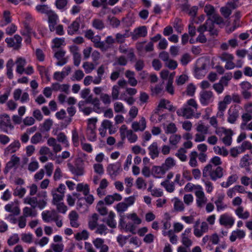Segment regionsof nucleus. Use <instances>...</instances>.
Masks as SVG:
<instances>
[{
    "label": "nucleus",
    "instance_id": "1",
    "mask_svg": "<svg viewBox=\"0 0 252 252\" xmlns=\"http://www.w3.org/2000/svg\"><path fill=\"white\" fill-rule=\"evenodd\" d=\"M223 168L220 166L213 167L211 164H208L203 169V177L210 176V179L216 181L223 177Z\"/></svg>",
    "mask_w": 252,
    "mask_h": 252
},
{
    "label": "nucleus",
    "instance_id": "2",
    "mask_svg": "<svg viewBox=\"0 0 252 252\" xmlns=\"http://www.w3.org/2000/svg\"><path fill=\"white\" fill-rule=\"evenodd\" d=\"M83 161L80 158H77L73 166L70 163H67L69 171L74 175L79 176L84 174Z\"/></svg>",
    "mask_w": 252,
    "mask_h": 252
},
{
    "label": "nucleus",
    "instance_id": "3",
    "mask_svg": "<svg viewBox=\"0 0 252 252\" xmlns=\"http://www.w3.org/2000/svg\"><path fill=\"white\" fill-rule=\"evenodd\" d=\"M194 110L185 104L183 107L177 111V114L179 116H183L186 119H190L193 116L195 112Z\"/></svg>",
    "mask_w": 252,
    "mask_h": 252
},
{
    "label": "nucleus",
    "instance_id": "4",
    "mask_svg": "<svg viewBox=\"0 0 252 252\" xmlns=\"http://www.w3.org/2000/svg\"><path fill=\"white\" fill-rule=\"evenodd\" d=\"M219 222L221 225L231 227L234 223V219L228 214L225 213L220 216Z\"/></svg>",
    "mask_w": 252,
    "mask_h": 252
},
{
    "label": "nucleus",
    "instance_id": "5",
    "mask_svg": "<svg viewBox=\"0 0 252 252\" xmlns=\"http://www.w3.org/2000/svg\"><path fill=\"white\" fill-rule=\"evenodd\" d=\"M121 164L119 162L113 164H110L107 167V171L111 177L117 176L121 172Z\"/></svg>",
    "mask_w": 252,
    "mask_h": 252
},
{
    "label": "nucleus",
    "instance_id": "6",
    "mask_svg": "<svg viewBox=\"0 0 252 252\" xmlns=\"http://www.w3.org/2000/svg\"><path fill=\"white\" fill-rule=\"evenodd\" d=\"M227 122L230 124H235L239 116V110L236 106L231 107L228 111Z\"/></svg>",
    "mask_w": 252,
    "mask_h": 252
},
{
    "label": "nucleus",
    "instance_id": "7",
    "mask_svg": "<svg viewBox=\"0 0 252 252\" xmlns=\"http://www.w3.org/2000/svg\"><path fill=\"white\" fill-rule=\"evenodd\" d=\"M213 93L211 91H205L201 92L200 93V101L203 105H207L210 102Z\"/></svg>",
    "mask_w": 252,
    "mask_h": 252
},
{
    "label": "nucleus",
    "instance_id": "8",
    "mask_svg": "<svg viewBox=\"0 0 252 252\" xmlns=\"http://www.w3.org/2000/svg\"><path fill=\"white\" fill-rule=\"evenodd\" d=\"M101 37L99 35H96L93 37L91 41L94 43V46L99 48L102 51H106L109 48V46L106 44L104 41H100Z\"/></svg>",
    "mask_w": 252,
    "mask_h": 252
},
{
    "label": "nucleus",
    "instance_id": "9",
    "mask_svg": "<svg viewBox=\"0 0 252 252\" xmlns=\"http://www.w3.org/2000/svg\"><path fill=\"white\" fill-rule=\"evenodd\" d=\"M58 21V16L56 13L53 12L49 13L48 15V22L50 32H54L55 30V26L57 24Z\"/></svg>",
    "mask_w": 252,
    "mask_h": 252
},
{
    "label": "nucleus",
    "instance_id": "10",
    "mask_svg": "<svg viewBox=\"0 0 252 252\" xmlns=\"http://www.w3.org/2000/svg\"><path fill=\"white\" fill-rule=\"evenodd\" d=\"M65 52L63 50H61L55 53L54 57L58 60L56 63V65L58 66H63L67 62V59L64 58Z\"/></svg>",
    "mask_w": 252,
    "mask_h": 252
},
{
    "label": "nucleus",
    "instance_id": "11",
    "mask_svg": "<svg viewBox=\"0 0 252 252\" xmlns=\"http://www.w3.org/2000/svg\"><path fill=\"white\" fill-rule=\"evenodd\" d=\"M115 214L112 211L110 212L107 218H104L102 220V221L105 222L107 225L112 228H115L117 226V222L114 218Z\"/></svg>",
    "mask_w": 252,
    "mask_h": 252
},
{
    "label": "nucleus",
    "instance_id": "12",
    "mask_svg": "<svg viewBox=\"0 0 252 252\" xmlns=\"http://www.w3.org/2000/svg\"><path fill=\"white\" fill-rule=\"evenodd\" d=\"M132 128L134 131H143L146 126V123L144 118L142 117L139 122H134L132 124Z\"/></svg>",
    "mask_w": 252,
    "mask_h": 252
},
{
    "label": "nucleus",
    "instance_id": "13",
    "mask_svg": "<svg viewBox=\"0 0 252 252\" xmlns=\"http://www.w3.org/2000/svg\"><path fill=\"white\" fill-rule=\"evenodd\" d=\"M2 126L13 128V126L11 124L10 117L6 114L0 116V128H1Z\"/></svg>",
    "mask_w": 252,
    "mask_h": 252
},
{
    "label": "nucleus",
    "instance_id": "14",
    "mask_svg": "<svg viewBox=\"0 0 252 252\" xmlns=\"http://www.w3.org/2000/svg\"><path fill=\"white\" fill-rule=\"evenodd\" d=\"M21 146L20 143L18 140H15L11 143L5 150V153L8 154L16 152Z\"/></svg>",
    "mask_w": 252,
    "mask_h": 252
},
{
    "label": "nucleus",
    "instance_id": "15",
    "mask_svg": "<svg viewBox=\"0 0 252 252\" xmlns=\"http://www.w3.org/2000/svg\"><path fill=\"white\" fill-rule=\"evenodd\" d=\"M135 34L132 35V39H137L139 37H145L147 34V31L146 26H141L134 31Z\"/></svg>",
    "mask_w": 252,
    "mask_h": 252
},
{
    "label": "nucleus",
    "instance_id": "16",
    "mask_svg": "<svg viewBox=\"0 0 252 252\" xmlns=\"http://www.w3.org/2000/svg\"><path fill=\"white\" fill-rule=\"evenodd\" d=\"M149 150V155L152 159H155L158 157L159 150L158 149V143L153 142L148 148Z\"/></svg>",
    "mask_w": 252,
    "mask_h": 252
},
{
    "label": "nucleus",
    "instance_id": "17",
    "mask_svg": "<svg viewBox=\"0 0 252 252\" xmlns=\"http://www.w3.org/2000/svg\"><path fill=\"white\" fill-rule=\"evenodd\" d=\"M224 134L226 135L222 139L223 143L227 146H230L232 143V136L233 134L231 129L225 130Z\"/></svg>",
    "mask_w": 252,
    "mask_h": 252
},
{
    "label": "nucleus",
    "instance_id": "18",
    "mask_svg": "<svg viewBox=\"0 0 252 252\" xmlns=\"http://www.w3.org/2000/svg\"><path fill=\"white\" fill-rule=\"evenodd\" d=\"M238 179L236 174H233L228 177L226 182H223L221 183V186L223 188H227L233 183H235Z\"/></svg>",
    "mask_w": 252,
    "mask_h": 252
},
{
    "label": "nucleus",
    "instance_id": "19",
    "mask_svg": "<svg viewBox=\"0 0 252 252\" xmlns=\"http://www.w3.org/2000/svg\"><path fill=\"white\" fill-rule=\"evenodd\" d=\"M79 27V22L77 20L74 21L68 27L67 33L69 35L74 34L78 31Z\"/></svg>",
    "mask_w": 252,
    "mask_h": 252
},
{
    "label": "nucleus",
    "instance_id": "20",
    "mask_svg": "<svg viewBox=\"0 0 252 252\" xmlns=\"http://www.w3.org/2000/svg\"><path fill=\"white\" fill-rule=\"evenodd\" d=\"M96 209L97 212L102 216H105L108 213V209L104 205V202L102 200H100L97 203Z\"/></svg>",
    "mask_w": 252,
    "mask_h": 252
},
{
    "label": "nucleus",
    "instance_id": "21",
    "mask_svg": "<svg viewBox=\"0 0 252 252\" xmlns=\"http://www.w3.org/2000/svg\"><path fill=\"white\" fill-rule=\"evenodd\" d=\"M97 121V118H93L88 119V127L90 133L94 139L95 138V134L94 129L95 128V124Z\"/></svg>",
    "mask_w": 252,
    "mask_h": 252
},
{
    "label": "nucleus",
    "instance_id": "22",
    "mask_svg": "<svg viewBox=\"0 0 252 252\" xmlns=\"http://www.w3.org/2000/svg\"><path fill=\"white\" fill-rule=\"evenodd\" d=\"M98 220V215L94 213L92 217V220H90L89 221L88 225L89 228L92 230H94L96 226L97 227L98 224H97V220Z\"/></svg>",
    "mask_w": 252,
    "mask_h": 252
},
{
    "label": "nucleus",
    "instance_id": "23",
    "mask_svg": "<svg viewBox=\"0 0 252 252\" xmlns=\"http://www.w3.org/2000/svg\"><path fill=\"white\" fill-rule=\"evenodd\" d=\"M162 164L167 171L176 165V162L172 158L169 157L165 159L164 162Z\"/></svg>",
    "mask_w": 252,
    "mask_h": 252
},
{
    "label": "nucleus",
    "instance_id": "24",
    "mask_svg": "<svg viewBox=\"0 0 252 252\" xmlns=\"http://www.w3.org/2000/svg\"><path fill=\"white\" fill-rule=\"evenodd\" d=\"M243 211H244L243 207L242 206H239L235 210L236 214L240 219H247L249 217L250 214H249V212H248V211H246L244 213H243Z\"/></svg>",
    "mask_w": 252,
    "mask_h": 252
},
{
    "label": "nucleus",
    "instance_id": "25",
    "mask_svg": "<svg viewBox=\"0 0 252 252\" xmlns=\"http://www.w3.org/2000/svg\"><path fill=\"white\" fill-rule=\"evenodd\" d=\"M76 190L78 191H82L84 195H87L90 193V188L88 184H78L76 187Z\"/></svg>",
    "mask_w": 252,
    "mask_h": 252
},
{
    "label": "nucleus",
    "instance_id": "26",
    "mask_svg": "<svg viewBox=\"0 0 252 252\" xmlns=\"http://www.w3.org/2000/svg\"><path fill=\"white\" fill-rule=\"evenodd\" d=\"M51 194L53 196L52 204L53 205L60 203V201L63 199L64 196V194H58L55 190H52Z\"/></svg>",
    "mask_w": 252,
    "mask_h": 252
},
{
    "label": "nucleus",
    "instance_id": "27",
    "mask_svg": "<svg viewBox=\"0 0 252 252\" xmlns=\"http://www.w3.org/2000/svg\"><path fill=\"white\" fill-rule=\"evenodd\" d=\"M14 65V63L12 59H9L7 63H6V69H7V72L6 74L8 77V78L9 79H11L13 78V75L12 73V67Z\"/></svg>",
    "mask_w": 252,
    "mask_h": 252
},
{
    "label": "nucleus",
    "instance_id": "28",
    "mask_svg": "<svg viewBox=\"0 0 252 252\" xmlns=\"http://www.w3.org/2000/svg\"><path fill=\"white\" fill-rule=\"evenodd\" d=\"M224 198V194H219L217 196V199L215 201V203L217 207V210L218 211H220L227 208V206H220L218 204L219 203H223V200Z\"/></svg>",
    "mask_w": 252,
    "mask_h": 252
},
{
    "label": "nucleus",
    "instance_id": "29",
    "mask_svg": "<svg viewBox=\"0 0 252 252\" xmlns=\"http://www.w3.org/2000/svg\"><path fill=\"white\" fill-rule=\"evenodd\" d=\"M209 18H210L209 22H212L214 25L215 23L217 25H220L224 22L223 18L218 14H215Z\"/></svg>",
    "mask_w": 252,
    "mask_h": 252
},
{
    "label": "nucleus",
    "instance_id": "30",
    "mask_svg": "<svg viewBox=\"0 0 252 252\" xmlns=\"http://www.w3.org/2000/svg\"><path fill=\"white\" fill-rule=\"evenodd\" d=\"M93 105V110L96 113H99L101 112V109L100 106V102L99 99L97 97H94L93 100L90 103Z\"/></svg>",
    "mask_w": 252,
    "mask_h": 252
},
{
    "label": "nucleus",
    "instance_id": "31",
    "mask_svg": "<svg viewBox=\"0 0 252 252\" xmlns=\"http://www.w3.org/2000/svg\"><path fill=\"white\" fill-rule=\"evenodd\" d=\"M197 156V153L196 151L191 152L189 155V164L190 166L194 167L197 166V162L196 160V157Z\"/></svg>",
    "mask_w": 252,
    "mask_h": 252
},
{
    "label": "nucleus",
    "instance_id": "32",
    "mask_svg": "<svg viewBox=\"0 0 252 252\" xmlns=\"http://www.w3.org/2000/svg\"><path fill=\"white\" fill-rule=\"evenodd\" d=\"M36 10L39 13L42 14H49L52 11L49 9V7L47 5H37L35 7Z\"/></svg>",
    "mask_w": 252,
    "mask_h": 252
},
{
    "label": "nucleus",
    "instance_id": "33",
    "mask_svg": "<svg viewBox=\"0 0 252 252\" xmlns=\"http://www.w3.org/2000/svg\"><path fill=\"white\" fill-rule=\"evenodd\" d=\"M24 203L31 205L33 209H35L37 205V198L36 197H26L24 199Z\"/></svg>",
    "mask_w": 252,
    "mask_h": 252
},
{
    "label": "nucleus",
    "instance_id": "34",
    "mask_svg": "<svg viewBox=\"0 0 252 252\" xmlns=\"http://www.w3.org/2000/svg\"><path fill=\"white\" fill-rule=\"evenodd\" d=\"M92 26L95 29L98 30H102L104 28L103 22L99 19H94L92 22Z\"/></svg>",
    "mask_w": 252,
    "mask_h": 252
},
{
    "label": "nucleus",
    "instance_id": "35",
    "mask_svg": "<svg viewBox=\"0 0 252 252\" xmlns=\"http://www.w3.org/2000/svg\"><path fill=\"white\" fill-rule=\"evenodd\" d=\"M89 233L86 230L78 232L75 235V238L78 241L87 240L89 238Z\"/></svg>",
    "mask_w": 252,
    "mask_h": 252
},
{
    "label": "nucleus",
    "instance_id": "36",
    "mask_svg": "<svg viewBox=\"0 0 252 252\" xmlns=\"http://www.w3.org/2000/svg\"><path fill=\"white\" fill-rule=\"evenodd\" d=\"M126 137L130 143L135 142L138 139L137 135L134 133L131 129H129L127 131V134H126Z\"/></svg>",
    "mask_w": 252,
    "mask_h": 252
},
{
    "label": "nucleus",
    "instance_id": "37",
    "mask_svg": "<svg viewBox=\"0 0 252 252\" xmlns=\"http://www.w3.org/2000/svg\"><path fill=\"white\" fill-rule=\"evenodd\" d=\"M169 182H162L161 183V185L165 188L166 190L169 192H172L175 189L174 183L168 184Z\"/></svg>",
    "mask_w": 252,
    "mask_h": 252
},
{
    "label": "nucleus",
    "instance_id": "38",
    "mask_svg": "<svg viewBox=\"0 0 252 252\" xmlns=\"http://www.w3.org/2000/svg\"><path fill=\"white\" fill-rule=\"evenodd\" d=\"M214 150L216 153L222 155L223 157H226L228 154V151L224 147L220 148L219 146H216L214 147Z\"/></svg>",
    "mask_w": 252,
    "mask_h": 252
},
{
    "label": "nucleus",
    "instance_id": "39",
    "mask_svg": "<svg viewBox=\"0 0 252 252\" xmlns=\"http://www.w3.org/2000/svg\"><path fill=\"white\" fill-rule=\"evenodd\" d=\"M173 27L178 33H181L183 29L181 21L178 18H176L173 23Z\"/></svg>",
    "mask_w": 252,
    "mask_h": 252
},
{
    "label": "nucleus",
    "instance_id": "40",
    "mask_svg": "<svg viewBox=\"0 0 252 252\" xmlns=\"http://www.w3.org/2000/svg\"><path fill=\"white\" fill-rule=\"evenodd\" d=\"M108 228L106 227V226L104 224H98L97 228L95 231V233L96 234H99L100 235L102 234H107V230Z\"/></svg>",
    "mask_w": 252,
    "mask_h": 252
},
{
    "label": "nucleus",
    "instance_id": "41",
    "mask_svg": "<svg viewBox=\"0 0 252 252\" xmlns=\"http://www.w3.org/2000/svg\"><path fill=\"white\" fill-rule=\"evenodd\" d=\"M127 37H128V34L126 32L124 34L118 33L116 35L115 41L118 43H123L125 42L126 38Z\"/></svg>",
    "mask_w": 252,
    "mask_h": 252
},
{
    "label": "nucleus",
    "instance_id": "42",
    "mask_svg": "<svg viewBox=\"0 0 252 252\" xmlns=\"http://www.w3.org/2000/svg\"><path fill=\"white\" fill-rule=\"evenodd\" d=\"M186 150L182 148H180L178 152L176 154V156L182 161H185L187 160V156L185 154L186 153Z\"/></svg>",
    "mask_w": 252,
    "mask_h": 252
},
{
    "label": "nucleus",
    "instance_id": "43",
    "mask_svg": "<svg viewBox=\"0 0 252 252\" xmlns=\"http://www.w3.org/2000/svg\"><path fill=\"white\" fill-rule=\"evenodd\" d=\"M101 127L106 130L107 129H109V133L110 134L113 133L114 131L112 132L111 131V127H112V123L108 120H104L102 121L101 125Z\"/></svg>",
    "mask_w": 252,
    "mask_h": 252
},
{
    "label": "nucleus",
    "instance_id": "44",
    "mask_svg": "<svg viewBox=\"0 0 252 252\" xmlns=\"http://www.w3.org/2000/svg\"><path fill=\"white\" fill-rule=\"evenodd\" d=\"M42 136L39 132L35 133L31 138V142L32 144H36L42 140Z\"/></svg>",
    "mask_w": 252,
    "mask_h": 252
},
{
    "label": "nucleus",
    "instance_id": "45",
    "mask_svg": "<svg viewBox=\"0 0 252 252\" xmlns=\"http://www.w3.org/2000/svg\"><path fill=\"white\" fill-rule=\"evenodd\" d=\"M53 121L50 119L46 120L44 123L41 125L43 130L46 131H48L52 126L53 125Z\"/></svg>",
    "mask_w": 252,
    "mask_h": 252
},
{
    "label": "nucleus",
    "instance_id": "46",
    "mask_svg": "<svg viewBox=\"0 0 252 252\" xmlns=\"http://www.w3.org/2000/svg\"><path fill=\"white\" fill-rule=\"evenodd\" d=\"M83 67L86 73H91L94 69V64L92 63L85 62L83 64Z\"/></svg>",
    "mask_w": 252,
    "mask_h": 252
},
{
    "label": "nucleus",
    "instance_id": "47",
    "mask_svg": "<svg viewBox=\"0 0 252 252\" xmlns=\"http://www.w3.org/2000/svg\"><path fill=\"white\" fill-rule=\"evenodd\" d=\"M220 59L223 62H228L232 61L234 59V57L232 54L224 52L222 53L219 57Z\"/></svg>",
    "mask_w": 252,
    "mask_h": 252
},
{
    "label": "nucleus",
    "instance_id": "48",
    "mask_svg": "<svg viewBox=\"0 0 252 252\" xmlns=\"http://www.w3.org/2000/svg\"><path fill=\"white\" fill-rule=\"evenodd\" d=\"M221 163L222 161H221L220 158L219 157L215 156L211 159L209 164H211L213 165V167H216L220 166L219 165L221 164Z\"/></svg>",
    "mask_w": 252,
    "mask_h": 252
},
{
    "label": "nucleus",
    "instance_id": "49",
    "mask_svg": "<svg viewBox=\"0 0 252 252\" xmlns=\"http://www.w3.org/2000/svg\"><path fill=\"white\" fill-rule=\"evenodd\" d=\"M172 84L173 78H171V76H170L166 87V90L168 93L171 94H173L174 93V90Z\"/></svg>",
    "mask_w": 252,
    "mask_h": 252
},
{
    "label": "nucleus",
    "instance_id": "50",
    "mask_svg": "<svg viewBox=\"0 0 252 252\" xmlns=\"http://www.w3.org/2000/svg\"><path fill=\"white\" fill-rule=\"evenodd\" d=\"M26 192V190L24 188H18L17 187L15 189V190L13 192V195L15 196H18L20 198H22L24 196Z\"/></svg>",
    "mask_w": 252,
    "mask_h": 252
},
{
    "label": "nucleus",
    "instance_id": "51",
    "mask_svg": "<svg viewBox=\"0 0 252 252\" xmlns=\"http://www.w3.org/2000/svg\"><path fill=\"white\" fill-rule=\"evenodd\" d=\"M36 213L33 212L32 209L28 207H25L23 209V215L25 218L29 216L35 217L36 216Z\"/></svg>",
    "mask_w": 252,
    "mask_h": 252
},
{
    "label": "nucleus",
    "instance_id": "52",
    "mask_svg": "<svg viewBox=\"0 0 252 252\" xmlns=\"http://www.w3.org/2000/svg\"><path fill=\"white\" fill-rule=\"evenodd\" d=\"M220 11L221 14L225 18H228L232 13L231 9L227 6L222 7L220 9Z\"/></svg>",
    "mask_w": 252,
    "mask_h": 252
},
{
    "label": "nucleus",
    "instance_id": "53",
    "mask_svg": "<svg viewBox=\"0 0 252 252\" xmlns=\"http://www.w3.org/2000/svg\"><path fill=\"white\" fill-rule=\"evenodd\" d=\"M209 127L205 126L202 122L199 123L196 127L198 132L206 134L208 133Z\"/></svg>",
    "mask_w": 252,
    "mask_h": 252
},
{
    "label": "nucleus",
    "instance_id": "54",
    "mask_svg": "<svg viewBox=\"0 0 252 252\" xmlns=\"http://www.w3.org/2000/svg\"><path fill=\"white\" fill-rule=\"evenodd\" d=\"M190 56L188 53L184 54L181 57L180 61L182 64L184 66L187 65L190 61Z\"/></svg>",
    "mask_w": 252,
    "mask_h": 252
},
{
    "label": "nucleus",
    "instance_id": "55",
    "mask_svg": "<svg viewBox=\"0 0 252 252\" xmlns=\"http://www.w3.org/2000/svg\"><path fill=\"white\" fill-rule=\"evenodd\" d=\"M54 205L56 206L57 211L59 213L65 214L67 211V206L63 202L58 203Z\"/></svg>",
    "mask_w": 252,
    "mask_h": 252
},
{
    "label": "nucleus",
    "instance_id": "56",
    "mask_svg": "<svg viewBox=\"0 0 252 252\" xmlns=\"http://www.w3.org/2000/svg\"><path fill=\"white\" fill-rule=\"evenodd\" d=\"M241 152H244L246 149L251 150L252 148V144L249 141H244L241 146L238 147Z\"/></svg>",
    "mask_w": 252,
    "mask_h": 252
},
{
    "label": "nucleus",
    "instance_id": "57",
    "mask_svg": "<svg viewBox=\"0 0 252 252\" xmlns=\"http://www.w3.org/2000/svg\"><path fill=\"white\" fill-rule=\"evenodd\" d=\"M129 130L127 129V127L126 125H123L121 126L120 128V132L121 137L122 140H124L126 138V134H127V131Z\"/></svg>",
    "mask_w": 252,
    "mask_h": 252
},
{
    "label": "nucleus",
    "instance_id": "58",
    "mask_svg": "<svg viewBox=\"0 0 252 252\" xmlns=\"http://www.w3.org/2000/svg\"><path fill=\"white\" fill-rule=\"evenodd\" d=\"M19 240V236L17 234H15L11 236L7 241V243L9 246H12L17 243Z\"/></svg>",
    "mask_w": 252,
    "mask_h": 252
},
{
    "label": "nucleus",
    "instance_id": "59",
    "mask_svg": "<svg viewBox=\"0 0 252 252\" xmlns=\"http://www.w3.org/2000/svg\"><path fill=\"white\" fill-rule=\"evenodd\" d=\"M177 127L175 124L173 123H170L165 129L166 133H174L177 131Z\"/></svg>",
    "mask_w": 252,
    "mask_h": 252
},
{
    "label": "nucleus",
    "instance_id": "60",
    "mask_svg": "<svg viewBox=\"0 0 252 252\" xmlns=\"http://www.w3.org/2000/svg\"><path fill=\"white\" fill-rule=\"evenodd\" d=\"M204 11L207 16L212 17L215 12L214 7L211 5H206L204 7Z\"/></svg>",
    "mask_w": 252,
    "mask_h": 252
},
{
    "label": "nucleus",
    "instance_id": "61",
    "mask_svg": "<svg viewBox=\"0 0 252 252\" xmlns=\"http://www.w3.org/2000/svg\"><path fill=\"white\" fill-rule=\"evenodd\" d=\"M128 205L126 202H120L116 206V209L119 212H123L125 211L128 208Z\"/></svg>",
    "mask_w": 252,
    "mask_h": 252
},
{
    "label": "nucleus",
    "instance_id": "62",
    "mask_svg": "<svg viewBox=\"0 0 252 252\" xmlns=\"http://www.w3.org/2000/svg\"><path fill=\"white\" fill-rule=\"evenodd\" d=\"M153 171L157 174L164 175L166 171L162 164L161 166H157L153 167Z\"/></svg>",
    "mask_w": 252,
    "mask_h": 252
},
{
    "label": "nucleus",
    "instance_id": "63",
    "mask_svg": "<svg viewBox=\"0 0 252 252\" xmlns=\"http://www.w3.org/2000/svg\"><path fill=\"white\" fill-rule=\"evenodd\" d=\"M104 242V240L100 238H97L93 241L94 245L97 249H100L103 247L105 245Z\"/></svg>",
    "mask_w": 252,
    "mask_h": 252
},
{
    "label": "nucleus",
    "instance_id": "64",
    "mask_svg": "<svg viewBox=\"0 0 252 252\" xmlns=\"http://www.w3.org/2000/svg\"><path fill=\"white\" fill-rule=\"evenodd\" d=\"M188 79V77L185 74L180 75L176 80L178 85H183Z\"/></svg>",
    "mask_w": 252,
    "mask_h": 252
}]
</instances>
